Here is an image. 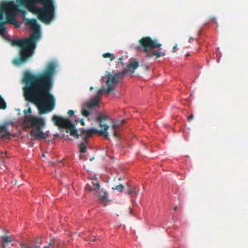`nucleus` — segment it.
<instances>
[{
	"mask_svg": "<svg viewBox=\"0 0 248 248\" xmlns=\"http://www.w3.org/2000/svg\"><path fill=\"white\" fill-rule=\"evenodd\" d=\"M56 68V63L51 62L42 73L33 74L28 72L24 75L23 82L25 86L23 91L25 99L39 106L40 114L46 113V108L51 110L54 108L55 100L50 91Z\"/></svg>",
	"mask_w": 248,
	"mask_h": 248,
	"instance_id": "1",
	"label": "nucleus"
},
{
	"mask_svg": "<svg viewBox=\"0 0 248 248\" xmlns=\"http://www.w3.org/2000/svg\"><path fill=\"white\" fill-rule=\"evenodd\" d=\"M16 1L17 4L14 1L3 2H13L14 6L8 11H3V14L7 15L5 20L1 21L0 18V34L1 35H4L6 32L5 24L10 23L16 26V12L21 16L26 15V10L19 7H26L30 12L37 16L40 21L46 25L50 24L55 18L57 7L55 0H16Z\"/></svg>",
	"mask_w": 248,
	"mask_h": 248,
	"instance_id": "2",
	"label": "nucleus"
},
{
	"mask_svg": "<svg viewBox=\"0 0 248 248\" xmlns=\"http://www.w3.org/2000/svg\"><path fill=\"white\" fill-rule=\"evenodd\" d=\"M27 23L32 31L31 35L22 39H14L11 40L12 45L19 46L21 48L19 57L13 61V63L16 65L25 63L32 55L36 43L41 38L40 26L37 20L35 18L29 19L27 20Z\"/></svg>",
	"mask_w": 248,
	"mask_h": 248,
	"instance_id": "3",
	"label": "nucleus"
},
{
	"mask_svg": "<svg viewBox=\"0 0 248 248\" xmlns=\"http://www.w3.org/2000/svg\"><path fill=\"white\" fill-rule=\"evenodd\" d=\"M52 121L56 125L65 128L66 133H69L72 136H75L77 139L81 137L82 139V141L78 144L80 152L82 153H85L86 152V145L88 143L89 138L92 136L88 134V130L81 128L80 133L78 134L75 124L68 119L54 115L52 117Z\"/></svg>",
	"mask_w": 248,
	"mask_h": 248,
	"instance_id": "4",
	"label": "nucleus"
},
{
	"mask_svg": "<svg viewBox=\"0 0 248 248\" xmlns=\"http://www.w3.org/2000/svg\"><path fill=\"white\" fill-rule=\"evenodd\" d=\"M139 46L136 47L137 51L146 53V58L155 57V59L165 56L163 52H158L155 50L150 51L151 49L159 48L162 44L159 43L157 40H153L150 36L143 37L139 40Z\"/></svg>",
	"mask_w": 248,
	"mask_h": 248,
	"instance_id": "5",
	"label": "nucleus"
},
{
	"mask_svg": "<svg viewBox=\"0 0 248 248\" xmlns=\"http://www.w3.org/2000/svg\"><path fill=\"white\" fill-rule=\"evenodd\" d=\"M24 124L26 125L30 124L32 128H37V130H31L30 132V135L35 137V139H46L48 137L47 133H44L42 131L45 125V121L43 118L32 115L25 116Z\"/></svg>",
	"mask_w": 248,
	"mask_h": 248,
	"instance_id": "6",
	"label": "nucleus"
},
{
	"mask_svg": "<svg viewBox=\"0 0 248 248\" xmlns=\"http://www.w3.org/2000/svg\"><path fill=\"white\" fill-rule=\"evenodd\" d=\"M108 117L106 115L99 114L96 118V121L99 123V126L102 128L101 130H97L95 128H90L87 130L89 135H93L94 134H98L99 135L103 136L106 139H108V132L109 126L106 124L103 123V121H106Z\"/></svg>",
	"mask_w": 248,
	"mask_h": 248,
	"instance_id": "7",
	"label": "nucleus"
},
{
	"mask_svg": "<svg viewBox=\"0 0 248 248\" xmlns=\"http://www.w3.org/2000/svg\"><path fill=\"white\" fill-rule=\"evenodd\" d=\"M127 72V70L124 69L122 72H118L114 75L111 74L108 72L107 73V79L106 84L107 87L112 88V91L114 90V87L123 79L124 75Z\"/></svg>",
	"mask_w": 248,
	"mask_h": 248,
	"instance_id": "8",
	"label": "nucleus"
},
{
	"mask_svg": "<svg viewBox=\"0 0 248 248\" xmlns=\"http://www.w3.org/2000/svg\"><path fill=\"white\" fill-rule=\"evenodd\" d=\"M91 184L92 185L87 184L85 187V189L92 192L93 194H96V190H99L100 186L95 176L92 179Z\"/></svg>",
	"mask_w": 248,
	"mask_h": 248,
	"instance_id": "9",
	"label": "nucleus"
},
{
	"mask_svg": "<svg viewBox=\"0 0 248 248\" xmlns=\"http://www.w3.org/2000/svg\"><path fill=\"white\" fill-rule=\"evenodd\" d=\"M14 6L12 2H1L0 3V18L3 16V11H8Z\"/></svg>",
	"mask_w": 248,
	"mask_h": 248,
	"instance_id": "10",
	"label": "nucleus"
},
{
	"mask_svg": "<svg viewBox=\"0 0 248 248\" xmlns=\"http://www.w3.org/2000/svg\"><path fill=\"white\" fill-rule=\"evenodd\" d=\"M12 134L8 131V125L7 124H0V136L2 138H10Z\"/></svg>",
	"mask_w": 248,
	"mask_h": 248,
	"instance_id": "11",
	"label": "nucleus"
},
{
	"mask_svg": "<svg viewBox=\"0 0 248 248\" xmlns=\"http://www.w3.org/2000/svg\"><path fill=\"white\" fill-rule=\"evenodd\" d=\"M100 101V100H99L98 98H96L94 97V98L87 102L86 104V107L89 109H91L93 108H94L96 107H98Z\"/></svg>",
	"mask_w": 248,
	"mask_h": 248,
	"instance_id": "12",
	"label": "nucleus"
},
{
	"mask_svg": "<svg viewBox=\"0 0 248 248\" xmlns=\"http://www.w3.org/2000/svg\"><path fill=\"white\" fill-rule=\"evenodd\" d=\"M139 65V63L138 61H131L127 65V67L129 70V72L134 73V70L138 67Z\"/></svg>",
	"mask_w": 248,
	"mask_h": 248,
	"instance_id": "13",
	"label": "nucleus"
},
{
	"mask_svg": "<svg viewBox=\"0 0 248 248\" xmlns=\"http://www.w3.org/2000/svg\"><path fill=\"white\" fill-rule=\"evenodd\" d=\"M94 195L97 196L101 202H103L107 198V193L102 189L99 188V190H97L96 194Z\"/></svg>",
	"mask_w": 248,
	"mask_h": 248,
	"instance_id": "14",
	"label": "nucleus"
},
{
	"mask_svg": "<svg viewBox=\"0 0 248 248\" xmlns=\"http://www.w3.org/2000/svg\"><path fill=\"white\" fill-rule=\"evenodd\" d=\"M112 92V88L107 87V88H103L99 89L97 92V94L95 96V98H98L100 100V97L103 93H109Z\"/></svg>",
	"mask_w": 248,
	"mask_h": 248,
	"instance_id": "15",
	"label": "nucleus"
},
{
	"mask_svg": "<svg viewBox=\"0 0 248 248\" xmlns=\"http://www.w3.org/2000/svg\"><path fill=\"white\" fill-rule=\"evenodd\" d=\"M127 192L129 195H137L139 192V188L135 186H132L127 184Z\"/></svg>",
	"mask_w": 248,
	"mask_h": 248,
	"instance_id": "16",
	"label": "nucleus"
},
{
	"mask_svg": "<svg viewBox=\"0 0 248 248\" xmlns=\"http://www.w3.org/2000/svg\"><path fill=\"white\" fill-rule=\"evenodd\" d=\"M7 105L2 96L0 95V109H5Z\"/></svg>",
	"mask_w": 248,
	"mask_h": 248,
	"instance_id": "17",
	"label": "nucleus"
},
{
	"mask_svg": "<svg viewBox=\"0 0 248 248\" xmlns=\"http://www.w3.org/2000/svg\"><path fill=\"white\" fill-rule=\"evenodd\" d=\"M102 56L104 58H109L110 61L111 62L113 61L115 58V56H114V55L112 53H104L103 54Z\"/></svg>",
	"mask_w": 248,
	"mask_h": 248,
	"instance_id": "18",
	"label": "nucleus"
},
{
	"mask_svg": "<svg viewBox=\"0 0 248 248\" xmlns=\"http://www.w3.org/2000/svg\"><path fill=\"white\" fill-rule=\"evenodd\" d=\"M2 241L3 243H7L12 242V239L7 236L2 237Z\"/></svg>",
	"mask_w": 248,
	"mask_h": 248,
	"instance_id": "19",
	"label": "nucleus"
},
{
	"mask_svg": "<svg viewBox=\"0 0 248 248\" xmlns=\"http://www.w3.org/2000/svg\"><path fill=\"white\" fill-rule=\"evenodd\" d=\"M112 188L117 190L119 192H121L124 189V186L123 185L120 184L117 186L115 187H113Z\"/></svg>",
	"mask_w": 248,
	"mask_h": 248,
	"instance_id": "20",
	"label": "nucleus"
},
{
	"mask_svg": "<svg viewBox=\"0 0 248 248\" xmlns=\"http://www.w3.org/2000/svg\"><path fill=\"white\" fill-rule=\"evenodd\" d=\"M82 114L84 116L88 117L90 114V112L88 110L86 109L85 108H83L82 110Z\"/></svg>",
	"mask_w": 248,
	"mask_h": 248,
	"instance_id": "21",
	"label": "nucleus"
},
{
	"mask_svg": "<svg viewBox=\"0 0 248 248\" xmlns=\"http://www.w3.org/2000/svg\"><path fill=\"white\" fill-rule=\"evenodd\" d=\"M121 124H119V123H113V125L112 126V128L113 129V130H118V128H119Z\"/></svg>",
	"mask_w": 248,
	"mask_h": 248,
	"instance_id": "22",
	"label": "nucleus"
},
{
	"mask_svg": "<svg viewBox=\"0 0 248 248\" xmlns=\"http://www.w3.org/2000/svg\"><path fill=\"white\" fill-rule=\"evenodd\" d=\"M113 136L115 138H119V133L118 132V130H113Z\"/></svg>",
	"mask_w": 248,
	"mask_h": 248,
	"instance_id": "23",
	"label": "nucleus"
},
{
	"mask_svg": "<svg viewBox=\"0 0 248 248\" xmlns=\"http://www.w3.org/2000/svg\"><path fill=\"white\" fill-rule=\"evenodd\" d=\"M31 108H29L27 110H24V113L25 114V116L28 115V113H31Z\"/></svg>",
	"mask_w": 248,
	"mask_h": 248,
	"instance_id": "24",
	"label": "nucleus"
},
{
	"mask_svg": "<svg viewBox=\"0 0 248 248\" xmlns=\"http://www.w3.org/2000/svg\"><path fill=\"white\" fill-rule=\"evenodd\" d=\"M67 114H68L69 115H70V116H73V115H74V110H69L68 111Z\"/></svg>",
	"mask_w": 248,
	"mask_h": 248,
	"instance_id": "25",
	"label": "nucleus"
},
{
	"mask_svg": "<svg viewBox=\"0 0 248 248\" xmlns=\"http://www.w3.org/2000/svg\"><path fill=\"white\" fill-rule=\"evenodd\" d=\"M194 118V115L193 114H191L188 117V121H190L191 120H192Z\"/></svg>",
	"mask_w": 248,
	"mask_h": 248,
	"instance_id": "26",
	"label": "nucleus"
},
{
	"mask_svg": "<svg viewBox=\"0 0 248 248\" xmlns=\"http://www.w3.org/2000/svg\"><path fill=\"white\" fill-rule=\"evenodd\" d=\"M119 62L121 63L122 65H123V56H121L118 59Z\"/></svg>",
	"mask_w": 248,
	"mask_h": 248,
	"instance_id": "27",
	"label": "nucleus"
},
{
	"mask_svg": "<svg viewBox=\"0 0 248 248\" xmlns=\"http://www.w3.org/2000/svg\"><path fill=\"white\" fill-rule=\"evenodd\" d=\"M177 45L176 44L172 48V52L175 53L176 52V49L177 48Z\"/></svg>",
	"mask_w": 248,
	"mask_h": 248,
	"instance_id": "28",
	"label": "nucleus"
},
{
	"mask_svg": "<svg viewBox=\"0 0 248 248\" xmlns=\"http://www.w3.org/2000/svg\"><path fill=\"white\" fill-rule=\"evenodd\" d=\"M80 121L81 124L82 125H85V122H84V121L83 119H81Z\"/></svg>",
	"mask_w": 248,
	"mask_h": 248,
	"instance_id": "29",
	"label": "nucleus"
},
{
	"mask_svg": "<svg viewBox=\"0 0 248 248\" xmlns=\"http://www.w3.org/2000/svg\"><path fill=\"white\" fill-rule=\"evenodd\" d=\"M93 87L91 86V87H90V90L92 91V90H93Z\"/></svg>",
	"mask_w": 248,
	"mask_h": 248,
	"instance_id": "30",
	"label": "nucleus"
},
{
	"mask_svg": "<svg viewBox=\"0 0 248 248\" xmlns=\"http://www.w3.org/2000/svg\"><path fill=\"white\" fill-rule=\"evenodd\" d=\"M54 243H55V242H52V243H50L49 244V245H54Z\"/></svg>",
	"mask_w": 248,
	"mask_h": 248,
	"instance_id": "31",
	"label": "nucleus"
},
{
	"mask_svg": "<svg viewBox=\"0 0 248 248\" xmlns=\"http://www.w3.org/2000/svg\"><path fill=\"white\" fill-rule=\"evenodd\" d=\"M177 206H175L174 207V210H177Z\"/></svg>",
	"mask_w": 248,
	"mask_h": 248,
	"instance_id": "32",
	"label": "nucleus"
},
{
	"mask_svg": "<svg viewBox=\"0 0 248 248\" xmlns=\"http://www.w3.org/2000/svg\"><path fill=\"white\" fill-rule=\"evenodd\" d=\"M124 120H122L121 124H124Z\"/></svg>",
	"mask_w": 248,
	"mask_h": 248,
	"instance_id": "33",
	"label": "nucleus"
},
{
	"mask_svg": "<svg viewBox=\"0 0 248 248\" xmlns=\"http://www.w3.org/2000/svg\"><path fill=\"white\" fill-rule=\"evenodd\" d=\"M95 240H96V239H95V238H94V239H93V241H95Z\"/></svg>",
	"mask_w": 248,
	"mask_h": 248,
	"instance_id": "34",
	"label": "nucleus"
},
{
	"mask_svg": "<svg viewBox=\"0 0 248 248\" xmlns=\"http://www.w3.org/2000/svg\"><path fill=\"white\" fill-rule=\"evenodd\" d=\"M76 123H78V120H76Z\"/></svg>",
	"mask_w": 248,
	"mask_h": 248,
	"instance_id": "35",
	"label": "nucleus"
}]
</instances>
